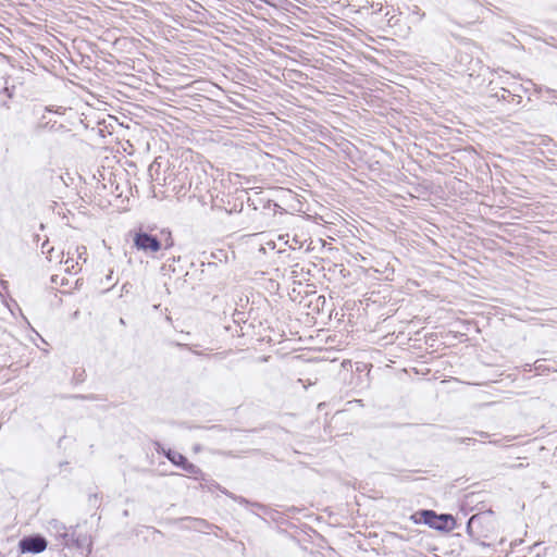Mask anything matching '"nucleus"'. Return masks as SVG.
<instances>
[{
  "mask_svg": "<svg viewBox=\"0 0 557 557\" xmlns=\"http://www.w3.org/2000/svg\"><path fill=\"white\" fill-rule=\"evenodd\" d=\"M134 245L138 250L146 253H153L161 249V243L158 238L144 232L134 235Z\"/></svg>",
  "mask_w": 557,
  "mask_h": 557,
  "instance_id": "f257e3e1",
  "label": "nucleus"
},
{
  "mask_svg": "<svg viewBox=\"0 0 557 557\" xmlns=\"http://www.w3.org/2000/svg\"><path fill=\"white\" fill-rule=\"evenodd\" d=\"M168 459L175 466L181 467L189 474L196 475L199 473V468L187 461V459L177 451L168 450L164 453Z\"/></svg>",
  "mask_w": 557,
  "mask_h": 557,
  "instance_id": "f03ea898",
  "label": "nucleus"
},
{
  "mask_svg": "<svg viewBox=\"0 0 557 557\" xmlns=\"http://www.w3.org/2000/svg\"><path fill=\"white\" fill-rule=\"evenodd\" d=\"M421 515L423 516V521L425 524L430 525L431 528L437 529V530H442L445 528V525L442 524V521H444V522H447V521L453 522L454 521L451 516H448V515L437 516L432 510H424L421 512Z\"/></svg>",
  "mask_w": 557,
  "mask_h": 557,
  "instance_id": "7ed1b4c3",
  "label": "nucleus"
},
{
  "mask_svg": "<svg viewBox=\"0 0 557 557\" xmlns=\"http://www.w3.org/2000/svg\"><path fill=\"white\" fill-rule=\"evenodd\" d=\"M22 552H35V539H27L23 542H21Z\"/></svg>",
  "mask_w": 557,
  "mask_h": 557,
  "instance_id": "20e7f679",
  "label": "nucleus"
},
{
  "mask_svg": "<svg viewBox=\"0 0 557 557\" xmlns=\"http://www.w3.org/2000/svg\"><path fill=\"white\" fill-rule=\"evenodd\" d=\"M47 548V541L42 536L37 535V554L44 552Z\"/></svg>",
  "mask_w": 557,
  "mask_h": 557,
  "instance_id": "39448f33",
  "label": "nucleus"
},
{
  "mask_svg": "<svg viewBox=\"0 0 557 557\" xmlns=\"http://www.w3.org/2000/svg\"><path fill=\"white\" fill-rule=\"evenodd\" d=\"M41 251H42V253H48L49 256H47V259H48L49 261H52V256H51V253H52V251H53V248H52V247H49L48 243H44V244L41 245Z\"/></svg>",
  "mask_w": 557,
  "mask_h": 557,
  "instance_id": "423d86ee",
  "label": "nucleus"
},
{
  "mask_svg": "<svg viewBox=\"0 0 557 557\" xmlns=\"http://www.w3.org/2000/svg\"><path fill=\"white\" fill-rule=\"evenodd\" d=\"M285 245H287L292 249H296V248L300 247V243L295 237L292 238V242H289V239H287L285 242Z\"/></svg>",
  "mask_w": 557,
  "mask_h": 557,
  "instance_id": "0eeeda50",
  "label": "nucleus"
},
{
  "mask_svg": "<svg viewBox=\"0 0 557 557\" xmlns=\"http://www.w3.org/2000/svg\"><path fill=\"white\" fill-rule=\"evenodd\" d=\"M64 263H65V270L66 271H71V270L74 269V260L73 259L69 258V259L65 260Z\"/></svg>",
  "mask_w": 557,
  "mask_h": 557,
  "instance_id": "6e6552de",
  "label": "nucleus"
},
{
  "mask_svg": "<svg viewBox=\"0 0 557 557\" xmlns=\"http://www.w3.org/2000/svg\"><path fill=\"white\" fill-rule=\"evenodd\" d=\"M86 247L77 248L78 258L82 259L84 255H86Z\"/></svg>",
  "mask_w": 557,
  "mask_h": 557,
  "instance_id": "1a4fd4ad",
  "label": "nucleus"
},
{
  "mask_svg": "<svg viewBox=\"0 0 557 557\" xmlns=\"http://www.w3.org/2000/svg\"><path fill=\"white\" fill-rule=\"evenodd\" d=\"M278 239H280V240H283V242L285 243L287 239H289V235H288V234L280 235V236H278Z\"/></svg>",
  "mask_w": 557,
  "mask_h": 557,
  "instance_id": "9d476101",
  "label": "nucleus"
}]
</instances>
